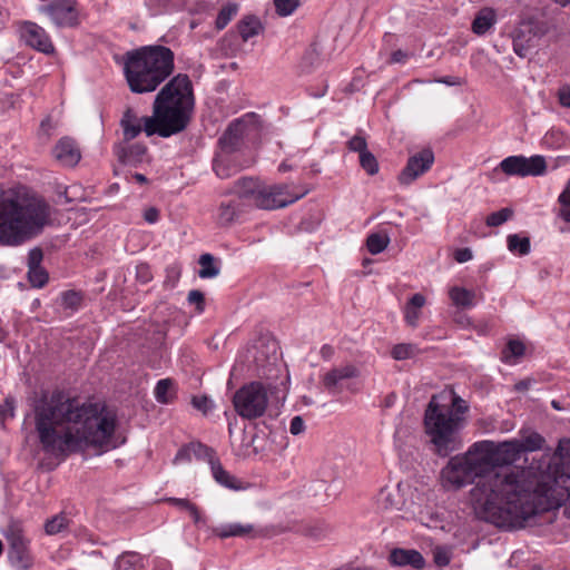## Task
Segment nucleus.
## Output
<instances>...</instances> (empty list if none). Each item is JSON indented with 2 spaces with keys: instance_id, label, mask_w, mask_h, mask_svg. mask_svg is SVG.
<instances>
[{
  "instance_id": "nucleus-1",
  "label": "nucleus",
  "mask_w": 570,
  "mask_h": 570,
  "mask_svg": "<svg viewBox=\"0 0 570 570\" xmlns=\"http://www.w3.org/2000/svg\"><path fill=\"white\" fill-rule=\"evenodd\" d=\"M440 484L445 491L472 484L469 503L475 517L498 528H522L540 510L531 483L515 473L487 470L478 442L448 460L440 471Z\"/></svg>"
},
{
  "instance_id": "nucleus-2",
  "label": "nucleus",
  "mask_w": 570,
  "mask_h": 570,
  "mask_svg": "<svg viewBox=\"0 0 570 570\" xmlns=\"http://www.w3.org/2000/svg\"><path fill=\"white\" fill-rule=\"evenodd\" d=\"M35 429L46 453L67 456L86 448H116V415L98 403H81L62 390L33 402Z\"/></svg>"
},
{
  "instance_id": "nucleus-3",
  "label": "nucleus",
  "mask_w": 570,
  "mask_h": 570,
  "mask_svg": "<svg viewBox=\"0 0 570 570\" xmlns=\"http://www.w3.org/2000/svg\"><path fill=\"white\" fill-rule=\"evenodd\" d=\"M195 96L191 80L186 73H178L158 91L153 102V115L138 117L128 107L120 119L124 140L135 139L141 131L146 136L158 135L168 138L184 131L191 120Z\"/></svg>"
},
{
  "instance_id": "nucleus-4",
  "label": "nucleus",
  "mask_w": 570,
  "mask_h": 570,
  "mask_svg": "<svg viewBox=\"0 0 570 570\" xmlns=\"http://www.w3.org/2000/svg\"><path fill=\"white\" fill-rule=\"evenodd\" d=\"M51 222V206L35 194L0 196V246L18 247L42 234Z\"/></svg>"
},
{
  "instance_id": "nucleus-5",
  "label": "nucleus",
  "mask_w": 570,
  "mask_h": 570,
  "mask_svg": "<svg viewBox=\"0 0 570 570\" xmlns=\"http://www.w3.org/2000/svg\"><path fill=\"white\" fill-rule=\"evenodd\" d=\"M124 76L134 94L155 91L175 70V53L163 45L142 46L124 55Z\"/></svg>"
},
{
  "instance_id": "nucleus-6",
  "label": "nucleus",
  "mask_w": 570,
  "mask_h": 570,
  "mask_svg": "<svg viewBox=\"0 0 570 570\" xmlns=\"http://www.w3.org/2000/svg\"><path fill=\"white\" fill-rule=\"evenodd\" d=\"M469 404L461 396L451 393V406L441 405L432 396L424 412V429L438 456L448 458L463 445L461 431L465 425L464 415Z\"/></svg>"
},
{
  "instance_id": "nucleus-7",
  "label": "nucleus",
  "mask_w": 570,
  "mask_h": 570,
  "mask_svg": "<svg viewBox=\"0 0 570 570\" xmlns=\"http://www.w3.org/2000/svg\"><path fill=\"white\" fill-rule=\"evenodd\" d=\"M255 129L252 116L234 119L218 139V150L213 160V170L220 179H227L244 168L238 153L245 138Z\"/></svg>"
},
{
  "instance_id": "nucleus-8",
  "label": "nucleus",
  "mask_w": 570,
  "mask_h": 570,
  "mask_svg": "<svg viewBox=\"0 0 570 570\" xmlns=\"http://www.w3.org/2000/svg\"><path fill=\"white\" fill-rule=\"evenodd\" d=\"M478 444L480 446L481 453L485 461L488 471H502V472H507V473H515V474L520 475V478L524 479L527 482L531 483L533 487V491L537 494H539L534 489L533 481L529 480L524 475L523 471L515 472V471L508 470V469H498V468H502L504 465L513 464L518 460H520L522 453H521V446L519 445V440L513 439V440L504 441L501 443H495L490 440H483V441H478ZM538 497L539 498L537 500V503L540 507L539 512H541V511H544L546 508H543L541 504V497L540 495H538Z\"/></svg>"
},
{
  "instance_id": "nucleus-9",
  "label": "nucleus",
  "mask_w": 570,
  "mask_h": 570,
  "mask_svg": "<svg viewBox=\"0 0 570 570\" xmlns=\"http://www.w3.org/2000/svg\"><path fill=\"white\" fill-rule=\"evenodd\" d=\"M235 412L245 420H254L265 414L268 395L261 382H250L238 389L233 396Z\"/></svg>"
},
{
  "instance_id": "nucleus-10",
  "label": "nucleus",
  "mask_w": 570,
  "mask_h": 570,
  "mask_svg": "<svg viewBox=\"0 0 570 570\" xmlns=\"http://www.w3.org/2000/svg\"><path fill=\"white\" fill-rule=\"evenodd\" d=\"M3 533L9 543L8 558L11 566L17 570H29L33 566V557L22 523L11 520Z\"/></svg>"
},
{
  "instance_id": "nucleus-11",
  "label": "nucleus",
  "mask_w": 570,
  "mask_h": 570,
  "mask_svg": "<svg viewBox=\"0 0 570 570\" xmlns=\"http://www.w3.org/2000/svg\"><path fill=\"white\" fill-rule=\"evenodd\" d=\"M550 30L548 21L538 18L522 20L512 33L513 51L520 58L527 57L530 49Z\"/></svg>"
},
{
  "instance_id": "nucleus-12",
  "label": "nucleus",
  "mask_w": 570,
  "mask_h": 570,
  "mask_svg": "<svg viewBox=\"0 0 570 570\" xmlns=\"http://www.w3.org/2000/svg\"><path fill=\"white\" fill-rule=\"evenodd\" d=\"M307 193L308 190L304 189L298 194H293L285 184L267 186L261 183L252 206L267 210L284 208L303 198Z\"/></svg>"
},
{
  "instance_id": "nucleus-13",
  "label": "nucleus",
  "mask_w": 570,
  "mask_h": 570,
  "mask_svg": "<svg viewBox=\"0 0 570 570\" xmlns=\"http://www.w3.org/2000/svg\"><path fill=\"white\" fill-rule=\"evenodd\" d=\"M552 475L556 490H560V500L569 503L564 512L570 518V440L559 443Z\"/></svg>"
},
{
  "instance_id": "nucleus-14",
  "label": "nucleus",
  "mask_w": 570,
  "mask_h": 570,
  "mask_svg": "<svg viewBox=\"0 0 570 570\" xmlns=\"http://www.w3.org/2000/svg\"><path fill=\"white\" fill-rule=\"evenodd\" d=\"M58 28H72L79 23V9L76 0H49L39 7Z\"/></svg>"
},
{
  "instance_id": "nucleus-15",
  "label": "nucleus",
  "mask_w": 570,
  "mask_h": 570,
  "mask_svg": "<svg viewBox=\"0 0 570 570\" xmlns=\"http://www.w3.org/2000/svg\"><path fill=\"white\" fill-rule=\"evenodd\" d=\"M499 168L508 176H541L547 170V163L543 156L534 155L525 157L522 155L504 158Z\"/></svg>"
},
{
  "instance_id": "nucleus-16",
  "label": "nucleus",
  "mask_w": 570,
  "mask_h": 570,
  "mask_svg": "<svg viewBox=\"0 0 570 570\" xmlns=\"http://www.w3.org/2000/svg\"><path fill=\"white\" fill-rule=\"evenodd\" d=\"M434 163V154L431 149H423L407 159L405 167L399 175L401 185H410L421 175L426 173Z\"/></svg>"
},
{
  "instance_id": "nucleus-17",
  "label": "nucleus",
  "mask_w": 570,
  "mask_h": 570,
  "mask_svg": "<svg viewBox=\"0 0 570 570\" xmlns=\"http://www.w3.org/2000/svg\"><path fill=\"white\" fill-rule=\"evenodd\" d=\"M21 38L24 42L45 55L55 52V46L47 31L36 22L26 21L21 26Z\"/></svg>"
},
{
  "instance_id": "nucleus-18",
  "label": "nucleus",
  "mask_w": 570,
  "mask_h": 570,
  "mask_svg": "<svg viewBox=\"0 0 570 570\" xmlns=\"http://www.w3.org/2000/svg\"><path fill=\"white\" fill-rule=\"evenodd\" d=\"M387 560L391 566L422 570L425 567V559L415 549L394 548L390 551Z\"/></svg>"
},
{
  "instance_id": "nucleus-19",
  "label": "nucleus",
  "mask_w": 570,
  "mask_h": 570,
  "mask_svg": "<svg viewBox=\"0 0 570 570\" xmlns=\"http://www.w3.org/2000/svg\"><path fill=\"white\" fill-rule=\"evenodd\" d=\"M360 375L358 368L353 364H346L341 367H334L322 377V384L331 394H337L342 391L341 384L345 380L354 379Z\"/></svg>"
},
{
  "instance_id": "nucleus-20",
  "label": "nucleus",
  "mask_w": 570,
  "mask_h": 570,
  "mask_svg": "<svg viewBox=\"0 0 570 570\" xmlns=\"http://www.w3.org/2000/svg\"><path fill=\"white\" fill-rule=\"evenodd\" d=\"M246 210L247 208L238 199L228 195L217 207L216 222L220 227H228L236 223Z\"/></svg>"
},
{
  "instance_id": "nucleus-21",
  "label": "nucleus",
  "mask_w": 570,
  "mask_h": 570,
  "mask_svg": "<svg viewBox=\"0 0 570 570\" xmlns=\"http://www.w3.org/2000/svg\"><path fill=\"white\" fill-rule=\"evenodd\" d=\"M55 158L63 166L73 167L80 158L81 153L77 142L70 137H62L52 149Z\"/></svg>"
},
{
  "instance_id": "nucleus-22",
  "label": "nucleus",
  "mask_w": 570,
  "mask_h": 570,
  "mask_svg": "<svg viewBox=\"0 0 570 570\" xmlns=\"http://www.w3.org/2000/svg\"><path fill=\"white\" fill-rule=\"evenodd\" d=\"M261 181L249 177H243L233 184L228 195H232L235 199L246 208L252 207Z\"/></svg>"
},
{
  "instance_id": "nucleus-23",
  "label": "nucleus",
  "mask_w": 570,
  "mask_h": 570,
  "mask_svg": "<svg viewBox=\"0 0 570 570\" xmlns=\"http://www.w3.org/2000/svg\"><path fill=\"white\" fill-rule=\"evenodd\" d=\"M254 362L257 368H265L276 363L278 358V344L274 338H262L254 346Z\"/></svg>"
},
{
  "instance_id": "nucleus-24",
  "label": "nucleus",
  "mask_w": 570,
  "mask_h": 570,
  "mask_svg": "<svg viewBox=\"0 0 570 570\" xmlns=\"http://www.w3.org/2000/svg\"><path fill=\"white\" fill-rule=\"evenodd\" d=\"M118 160L125 165H137L142 163L147 154V147L144 144H118L114 148Z\"/></svg>"
},
{
  "instance_id": "nucleus-25",
  "label": "nucleus",
  "mask_w": 570,
  "mask_h": 570,
  "mask_svg": "<svg viewBox=\"0 0 570 570\" xmlns=\"http://www.w3.org/2000/svg\"><path fill=\"white\" fill-rule=\"evenodd\" d=\"M213 533L220 539H226L230 537L255 538L258 535V532L255 530L253 524H243L239 522L227 523L216 527L213 529Z\"/></svg>"
},
{
  "instance_id": "nucleus-26",
  "label": "nucleus",
  "mask_w": 570,
  "mask_h": 570,
  "mask_svg": "<svg viewBox=\"0 0 570 570\" xmlns=\"http://www.w3.org/2000/svg\"><path fill=\"white\" fill-rule=\"evenodd\" d=\"M238 33L244 42L264 31V26L255 14L244 16L237 23Z\"/></svg>"
},
{
  "instance_id": "nucleus-27",
  "label": "nucleus",
  "mask_w": 570,
  "mask_h": 570,
  "mask_svg": "<svg viewBox=\"0 0 570 570\" xmlns=\"http://www.w3.org/2000/svg\"><path fill=\"white\" fill-rule=\"evenodd\" d=\"M497 22V13L492 8H482L472 21V31L478 36L485 35Z\"/></svg>"
},
{
  "instance_id": "nucleus-28",
  "label": "nucleus",
  "mask_w": 570,
  "mask_h": 570,
  "mask_svg": "<svg viewBox=\"0 0 570 570\" xmlns=\"http://www.w3.org/2000/svg\"><path fill=\"white\" fill-rule=\"evenodd\" d=\"M210 470L213 478L220 485L232 490L242 489L240 482L223 468L219 459L212 461Z\"/></svg>"
},
{
  "instance_id": "nucleus-29",
  "label": "nucleus",
  "mask_w": 570,
  "mask_h": 570,
  "mask_svg": "<svg viewBox=\"0 0 570 570\" xmlns=\"http://www.w3.org/2000/svg\"><path fill=\"white\" fill-rule=\"evenodd\" d=\"M155 399L160 404H169L176 397L175 382L171 379H161L154 390Z\"/></svg>"
},
{
  "instance_id": "nucleus-30",
  "label": "nucleus",
  "mask_w": 570,
  "mask_h": 570,
  "mask_svg": "<svg viewBox=\"0 0 570 570\" xmlns=\"http://www.w3.org/2000/svg\"><path fill=\"white\" fill-rule=\"evenodd\" d=\"M142 556L135 551L122 552L115 561L116 570H140L144 568Z\"/></svg>"
},
{
  "instance_id": "nucleus-31",
  "label": "nucleus",
  "mask_w": 570,
  "mask_h": 570,
  "mask_svg": "<svg viewBox=\"0 0 570 570\" xmlns=\"http://www.w3.org/2000/svg\"><path fill=\"white\" fill-rule=\"evenodd\" d=\"M453 305L462 308H470L474 305V292L460 286H453L449 291Z\"/></svg>"
},
{
  "instance_id": "nucleus-32",
  "label": "nucleus",
  "mask_w": 570,
  "mask_h": 570,
  "mask_svg": "<svg viewBox=\"0 0 570 570\" xmlns=\"http://www.w3.org/2000/svg\"><path fill=\"white\" fill-rule=\"evenodd\" d=\"M198 263L200 265V269L198 271L200 278H214L220 272L219 267L216 265L215 257L209 253L200 255Z\"/></svg>"
},
{
  "instance_id": "nucleus-33",
  "label": "nucleus",
  "mask_w": 570,
  "mask_h": 570,
  "mask_svg": "<svg viewBox=\"0 0 570 570\" xmlns=\"http://www.w3.org/2000/svg\"><path fill=\"white\" fill-rule=\"evenodd\" d=\"M508 249L520 256L528 255L531 250L529 237H521L518 234L509 235L507 238Z\"/></svg>"
},
{
  "instance_id": "nucleus-34",
  "label": "nucleus",
  "mask_w": 570,
  "mask_h": 570,
  "mask_svg": "<svg viewBox=\"0 0 570 570\" xmlns=\"http://www.w3.org/2000/svg\"><path fill=\"white\" fill-rule=\"evenodd\" d=\"M390 244V237L387 234L373 233L367 236L366 247L372 255L382 253Z\"/></svg>"
},
{
  "instance_id": "nucleus-35",
  "label": "nucleus",
  "mask_w": 570,
  "mask_h": 570,
  "mask_svg": "<svg viewBox=\"0 0 570 570\" xmlns=\"http://www.w3.org/2000/svg\"><path fill=\"white\" fill-rule=\"evenodd\" d=\"M546 440L538 432H532L529 435L524 436L522 440H519V445L521 446V453L525 452H534L541 450Z\"/></svg>"
},
{
  "instance_id": "nucleus-36",
  "label": "nucleus",
  "mask_w": 570,
  "mask_h": 570,
  "mask_svg": "<svg viewBox=\"0 0 570 570\" xmlns=\"http://www.w3.org/2000/svg\"><path fill=\"white\" fill-rule=\"evenodd\" d=\"M238 6L236 3H227L224 6L216 18L215 27L217 30H223L232 19L237 14Z\"/></svg>"
},
{
  "instance_id": "nucleus-37",
  "label": "nucleus",
  "mask_w": 570,
  "mask_h": 570,
  "mask_svg": "<svg viewBox=\"0 0 570 570\" xmlns=\"http://www.w3.org/2000/svg\"><path fill=\"white\" fill-rule=\"evenodd\" d=\"M525 352L524 344L519 340H510L502 351L501 361L504 363H511V358H518L523 356Z\"/></svg>"
},
{
  "instance_id": "nucleus-38",
  "label": "nucleus",
  "mask_w": 570,
  "mask_h": 570,
  "mask_svg": "<svg viewBox=\"0 0 570 570\" xmlns=\"http://www.w3.org/2000/svg\"><path fill=\"white\" fill-rule=\"evenodd\" d=\"M559 210L558 216L570 224V179L568 180L564 189L558 197Z\"/></svg>"
},
{
  "instance_id": "nucleus-39",
  "label": "nucleus",
  "mask_w": 570,
  "mask_h": 570,
  "mask_svg": "<svg viewBox=\"0 0 570 570\" xmlns=\"http://www.w3.org/2000/svg\"><path fill=\"white\" fill-rule=\"evenodd\" d=\"M61 305L66 309H70L72 312L78 311L81 306L83 296L80 292L69 289L65 291L60 294Z\"/></svg>"
},
{
  "instance_id": "nucleus-40",
  "label": "nucleus",
  "mask_w": 570,
  "mask_h": 570,
  "mask_svg": "<svg viewBox=\"0 0 570 570\" xmlns=\"http://www.w3.org/2000/svg\"><path fill=\"white\" fill-rule=\"evenodd\" d=\"M68 524V518L63 513H60L47 520L45 523V531L49 535H55L66 530Z\"/></svg>"
},
{
  "instance_id": "nucleus-41",
  "label": "nucleus",
  "mask_w": 570,
  "mask_h": 570,
  "mask_svg": "<svg viewBox=\"0 0 570 570\" xmlns=\"http://www.w3.org/2000/svg\"><path fill=\"white\" fill-rule=\"evenodd\" d=\"M419 348L411 343H400L393 346L391 356L396 361H404L416 355Z\"/></svg>"
},
{
  "instance_id": "nucleus-42",
  "label": "nucleus",
  "mask_w": 570,
  "mask_h": 570,
  "mask_svg": "<svg viewBox=\"0 0 570 570\" xmlns=\"http://www.w3.org/2000/svg\"><path fill=\"white\" fill-rule=\"evenodd\" d=\"M28 279L33 287L41 288L48 283L49 275L42 266L33 267L28 269Z\"/></svg>"
},
{
  "instance_id": "nucleus-43",
  "label": "nucleus",
  "mask_w": 570,
  "mask_h": 570,
  "mask_svg": "<svg viewBox=\"0 0 570 570\" xmlns=\"http://www.w3.org/2000/svg\"><path fill=\"white\" fill-rule=\"evenodd\" d=\"M360 165L370 176L377 174L380 169L376 157L368 150L360 155Z\"/></svg>"
},
{
  "instance_id": "nucleus-44",
  "label": "nucleus",
  "mask_w": 570,
  "mask_h": 570,
  "mask_svg": "<svg viewBox=\"0 0 570 570\" xmlns=\"http://www.w3.org/2000/svg\"><path fill=\"white\" fill-rule=\"evenodd\" d=\"M513 215V210L505 207L498 212L491 213L487 217V225L491 227H498L504 224L508 219H510Z\"/></svg>"
},
{
  "instance_id": "nucleus-45",
  "label": "nucleus",
  "mask_w": 570,
  "mask_h": 570,
  "mask_svg": "<svg viewBox=\"0 0 570 570\" xmlns=\"http://www.w3.org/2000/svg\"><path fill=\"white\" fill-rule=\"evenodd\" d=\"M275 10L278 16H291L299 6V0H274Z\"/></svg>"
},
{
  "instance_id": "nucleus-46",
  "label": "nucleus",
  "mask_w": 570,
  "mask_h": 570,
  "mask_svg": "<svg viewBox=\"0 0 570 570\" xmlns=\"http://www.w3.org/2000/svg\"><path fill=\"white\" fill-rule=\"evenodd\" d=\"M191 449H193V451H194L196 456L207 459L209 465L212 464V461L218 459L216 456L215 451L212 448H209V446H207V445H205L203 443L191 444Z\"/></svg>"
},
{
  "instance_id": "nucleus-47",
  "label": "nucleus",
  "mask_w": 570,
  "mask_h": 570,
  "mask_svg": "<svg viewBox=\"0 0 570 570\" xmlns=\"http://www.w3.org/2000/svg\"><path fill=\"white\" fill-rule=\"evenodd\" d=\"M191 405L205 415L214 407L213 401L206 395L193 396Z\"/></svg>"
},
{
  "instance_id": "nucleus-48",
  "label": "nucleus",
  "mask_w": 570,
  "mask_h": 570,
  "mask_svg": "<svg viewBox=\"0 0 570 570\" xmlns=\"http://www.w3.org/2000/svg\"><path fill=\"white\" fill-rule=\"evenodd\" d=\"M347 148L351 151L358 153L362 155L367 151V142L364 136L355 135L347 141Z\"/></svg>"
},
{
  "instance_id": "nucleus-49",
  "label": "nucleus",
  "mask_w": 570,
  "mask_h": 570,
  "mask_svg": "<svg viewBox=\"0 0 570 570\" xmlns=\"http://www.w3.org/2000/svg\"><path fill=\"white\" fill-rule=\"evenodd\" d=\"M43 259V252L40 247H35L29 250L27 258L28 269L41 266Z\"/></svg>"
},
{
  "instance_id": "nucleus-50",
  "label": "nucleus",
  "mask_w": 570,
  "mask_h": 570,
  "mask_svg": "<svg viewBox=\"0 0 570 570\" xmlns=\"http://www.w3.org/2000/svg\"><path fill=\"white\" fill-rule=\"evenodd\" d=\"M16 401L13 397L8 396L4 399V403L0 404V419L6 420L14 416Z\"/></svg>"
},
{
  "instance_id": "nucleus-51",
  "label": "nucleus",
  "mask_w": 570,
  "mask_h": 570,
  "mask_svg": "<svg viewBox=\"0 0 570 570\" xmlns=\"http://www.w3.org/2000/svg\"><path fill=\"white\" fill-rule=\"evenodd\" d=\"M136 278L141 284H147L153 279V274L148 264L141 263L136 266Z\"/></svg>"
},
{
  "instance_id": "nucleus-52",
  "label": "nucleus",
  "mask_w": 570,
  "mask_h": 570,
  "mask_svg": "<svg viewBox=\"0 0 570 570\" xmlns=\"http://www.w3.org/2000/svg\"><path fill=\"white\" fill-rule=\"evenodd\" d=\"M187 301L189 304H195L198 312H203L205 308V296L198 289H191L188 293Z\"/></svg>"
},
{
  "instance_id": "nucleus-53",
  "label": "nucleus",
  "mask_w": 570,
  "mask_h": 570,
  "mask_svg": "<svg viewBox=\"0 0 570 570\" xmlns=\"http://www.w3.org/2000/svg\"><path fill=\"white\" fill-rule=\"evenodd\" d=\"M328 529L324 524H316L307 530V534L316 540L323 539L326 537Z\"/></svg>"
},
{
  "instance_id": "nucleus-54",
  "label": "nucleus",
  "mask_w": 570,
  "mask_h": 570,
  "mask_svg": "<svg viewBox=\"0 0 570 570\" xmlns=\"http://www.w3.org/2000/svg\"><path fill=\"white\" fill-rule=\"evenodd\" d=\"M304 429H305V423H304L303 419L298 415L294 416L289 424V432L293 435H298L304 431Z\"/></svg>"
},
{
  "instance_id": "nucleus-55",
  "label": "nucleus",
  "mask_w": 570,
  "mask_h": 570,
  "mask_svg": "<svg viewBox=\"0 0 570 570\" xmlns=\"http://www.w3.org/2000/svg\"><path fill=\"white\" fill-rule=\"evenodd\" d=\"M558 99L562 107L570 108V86H563L559 89Z\"/></svg>"
},
{
  "instance_id": "nucleus-56",
  "label": "nucleus",
  "mask_w": 570,
  "mask_h": 570,
  "mask_svg": "<svg viewBox=\"0 0 570 570\" xmlns=\"http://www.w3.org/2000/svg\"><path fill=\"white\" fill-rule=\"evenodd\" d=\"M472 257H473L472 252L468 247L456 249L455 253H454V259L458 263L469 262L470 259H472Z\"/></svg>"
},
{
  "instance_id": "nucleus-57",
  "label": "nucleus",
  "mask_w": 570,
  "mask_h": 570,
  "mask_svg": "<svg viewBox=\"0 0 570 570\" xmlns=\"http://www.w3.org/2000/svg\"><path fill=\"white\" fill-rule=\"evenodd\" d=\"M424 304L425 297L422 294L416 293L409 299L406 306L419 311L421 307L424 306Z\"/></svg>"
},
{
  "instance_id": "nucleus-58",
  "label": "nucleus",
  "mask_w": 570,
  "mask_h": 570,
  "mask_svg": "<svg viewBox=\"0 0 570 570\" xmlns=\"http://www.w3.org/2000/svg\"><path fill=\"white\" fill-rule=\"evenodd\" d=\"M144 219L149 224H155L159 219V210L156 207H149L144 212Z\"/></svg>"
},
{
  "instance_id": "nucleus-59",
  "label": "nucleus",
  "mask_w": 570,
  "mask_h": 570,
  "mask_svg": "<svg viewBox=\"0 0 570 570\" xmlns=\"http://www.w3.org/2000/svg\"><path fill=\"white\" fill-rule=\"evenodd\" d=\"M434 562L439 566V567H445L450 563V558L449 556L446 554V552L444 551H441V550H436L434 552Z\"/></svg>"
},
{
  "instance_id": "nucleus-60",
  "label": "nucleus",
  "mask_w": 570,
  "mask_h": 570,
  "mask_svg": "<svg viewBox=\"0 0 570 570\" xmlns=\"http://www.w3.org/2000/svg\"><path fill=\"white\" fill-rule=\"evenodd\" d=\"M168 501L171 504L178 507L179 509H183L186 511H188L194 505V503L190 502L188 499L169 498Z\"/></svg>"
},
{
  "instance_id": "nucleus-61",
  "label": "nucleus",
  "mask_w": 570,
  "mask_h": 570,
  "mask_svg": "<svg viewBox=\"0 0 570 570\" xmlns=\"http://www.w3.org/2000/svg\"><path fill=\"white\" fill-rule=\"evenodd\" d=\"M417 318H419V311L406 306L405 307V320H406L407 324H410L411 326H415Z\"/></svg>"
},
{
  "instance_id": "nucleus-62",
  "label": "nucleus",
  "mask_w": 570,
  "mask_h": 570,
  "mask_svg": "<svg viewBox=\"0 0 570 570\" xmlns=\"http://www.w3.org/2000/svg\"><path fill=\"white\" fill-rule=\"evenodd\" d=\"M407 59V53L403 50H395L391 55V62L392 63H404Z\"/></svg>"
},
{
  "instance_id": "nucleus-63",
  "label": "nucleus",
  "mask_w": 570,
  "mask_h": 570,
  "mask_svg": "<svg viewBox=\"0 0 570 570\" xmlns=\"http://www.w3.org/2000/svg\"><path fill=\"white\" fill-rule=\"evenodd\" d=\"M334 347L330 344H324L320 351L322 358H324L325 361L331 360L334 356Z\"/></svg>"
},
{
  "instance_id": "nucleus-64",
  "label": "nucleus",
  "mask_w": 570,
  "mask_h": 570,
  "mask_svg": "<svg viewBox=\"0 0 570 570\" xmlns=\"http://www.w3.org/2000/svg\"><path fill=\"white\" fill-rule=\"evenodd\" d=\"M154 570H171L170 563L165 559H157L155 561Z\"/></svg>"
}]
</instances>
